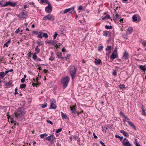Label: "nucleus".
I'll list each match as a JSON object with an SVG mask.
<instances>
[{
    "mask_svg": "<svg viewBox=\"0 0 146 146\" xmlns=\"http://www.w3.org/2000/svg\"><path fill=\"white\" fill-rule=\"evenodd\" d=\"M17 90H18V89H17V88H15V93H14V94L15 95H16V94H18V93L17 92Z\"/></svg>",
    "mask_w": 146,
    "mask_h": 146,
    "instance_id": "50",
    "label": "nucleus"
},
{
    "mask_svg": "<svg viewBox=\"0 0 146 146\" xmlns=\"http://www.w3.org/2000/svg\"><path fill=\"white\" fill-rule=\"evenodd\" d=\"M43 34V36L45 38H48V36L47 34V33H43L42 34Z\"/></svg>",
    "mask_w": 146,
    "mask_h": 146,
    "instance_id": "41",
    "label": "nucleus"
},
{
    "mask_svg": "<svg viewBox=\"0 0 146 146\" xmlns=\"http://www.w3.org/2000/svg\"><path fill=\"white\" fill-rule=\"evenodd\" d=\"M36 53H35L34 54H33V59L35 61L36 59L37 58V55H36Z\"/></svg>",
    "mask_w": 146,
    "mask_h": 146,
    "instance_id": "26",
    "label": "nucleus"
},
{
    "mask_svg": "<svg viewBox=\"0 0 146 146\" xmlns=\"http://www.w3.org/2000/svg\"><path fill=\"white\" fill-rule=\"evenodd\" d=\"M110 17L109 15H107L105 17H103L102 18V19L103 20H104L105 19H110Z\"/></svg>",
    "mask_w": 146,
    "mask_h": 146,
    "instance_id": "32",
    "label": "nucleus"
},
{
    "mask_svg": "<svg viewBox=\"0 0 146 146\" xmlns=\"http://www.w3.org/2000/svg\"><path fill=\"white\" fill-rule=\"evenodd\" d=\"M100 143L102 145V146H106L102 141H100Z\"/></svg>",
    "mask_w": 146,
    "mask_h": 146,
    "instance_id": "57",
    "label": "nucleus"
},
{
    "mask_svg": "<svg viewBox=\"0 0 146 146\" xmlns=\"http://www.w3.org/2000/svg\"><path fill=\"white\" fill-rule=\"evenodd\" d=\"M40 106H41V107L43 108H44L46 107L47 106V103H44L43 104H41L40 105Z\"/></svg>",
    "mask_w": 146,
    "mask_h": 146,
    "instance_id": "39",
    "label": "nucleus"
},
{
    "mask_svg": "<svg viewBox=\"0 0 146 146\" xmlns=\"http://www.w3.org/2000/svg\"><path fill=\"white\" fill-rule=\"evenodd\" d=\"M58 35V34L56 32H55L54 33V34L53 35V38L54 39H55Z\"/></svg>",
    "mask_w": 146,
    "mask_h": 146,
    "instance_id": "47",
    "label": "nucleus"
},
{
    "mask_svg": "<svg viewBox=\"0 0 146 146\" xmlns=\"http://www.w3.org/2000/svg\"><path fill=\"white\" fill-rule=\"evenodd\" d=\"M103 128V132L105 133H106V130L108 129V128L107 127H104V128H103Z\"/></svg>",
    "mask_w": 146,
    "mask_h": 146,
    "instance_id": "45",
    "label": "nucleus"
},
{
    "mask_svg": "<svg viewBox=\"0 0 146 146\" xmlns=\"http://www.w3.org/2000/svg\"><path fill=\"white\" fill-rule=\"evenodd\" d=\"M32 54V53H31V52H30L28 54H27V58H28V59H29L31 57V54Z\"/></svg>",
    "mask_w": 146,
    "mask_h": 146,
    "instance_id": "42",
    "label": "nucleus"
},
{
    "mask_svg": "<svg viewBox=\"0 0 146 146\" xmlns=\"http://www.w3.org/2000/svg\"><path fill=\"white\" fill-rule=\"evenodd\" d=\"M123 146H131L128 140L126 138H125L122 141Z\"/></svg>",
    "mask_w": 146,
    "mask_h": 146,
    "instance_id": "7",
    "label": "nucleus"
},
{
    "mask_svg": "<svg viewBox=\"0 0 146 146\" xmlns=\"http://www.w3.org/2000/svg\"><path fill=\"white\" fill-rule=\"evenodd\" d=\"M11 83L9 82H8L6 83V85L7 86H11Z\"/></svg>",
    "mask_w": 146,
    "mask_h": 146,
    "instance_id": "58",
    "label": "nucleus"
},
{
    "mask_svg": "<svg viewBox=\"0 0 146 146\" xmlns=\"http://www.w3.org/2000/svg\"><path fill=\"white\" fill-rule=\"evenodd\" d=\"M74 10V7H72L71 8L67 9L64 10L63 11H61L60 12V13L62 14H66L68 12L70 11L71 12H72Z\"/></svg>",
    "mask_w": 146,
    "mask_h": 146,
    "instance_id": "8",
    "label": "nucleus"
},
{
    "mask_svg": "<svg viewBox=\"0 0 146 146\" xmlns=\"http://www.w3.org/2000/svg\"><path fill=\"white\" fill-rule=\"evenodd\" d=\"M69 80V78L68 76L62 78L61 80V82L63 85L64 88H65L67 86Z\"/></svg>",
    "mask_w": 146,
    "mask_h": 146,
    "instance_id": "2",
    "label": "nucleus"
},
{
    "mask_svg": "<svg viewBox=\"0 0 146 146\" xmlns=\"http://www.w3.org/2000/svg\"><path fill=\"white\" fill-rule=\"evenodd\" d=\"M43 20H48L49 21H52L54 20V17L51 14H48L46 15L43 18Z\"/></svg>",
    "mask_w": 146,
    "mask_h": 146,
    "instance_id": "5",
    "label": "nucleus"
},
{
    "mask_svg": "<svg viewBox=\"0 0 146 146\" xmlns=\"http://www.w3.org/2000/svg\"><path fill=\"white\" fill-rule=\"evenodd\" d=\"M26 14H25L24 12H23L21 13H20L19 14V15H18V17H19L20 18H21L25 19L26 18Z\"/></svg>",
    "mask_w": 146,
    "mask_h": 146,
    "instance_id": "13",
    "label": "nucleus"
},
{
    "mask_svg": "<svg viewBox=\"0 0 146 146\" xmlns=\"http://www.w3.org/2000/svg\"><path fill=\"white\" fill-rule=\"evenodd\" d=\"M61 114H62V117L63 119H67V116L65 114L63 113L62 112H61Z\"/></svg>",
    "mask_w": 146,
    "mask_h": 146,
    "instance_id": "29",
    "label": "nucleus"
},
{
    "mask_svg": "<svg viewBox=\"0 0 146 146\" xmlns=\"http://www.w3.org/2000/svg\"><path fill=\"white\" fill-rule=\"evenodd\" d=\"M110 35V34L109 32L108 31H106L104 32L103 33V35L104 36H109Z\"/></svg>",
    "mask_w": 146,
    "mask_h": 146,
    "instance_id": "31",
    "label": "nucleus"
},
{
    "mask_svg": "<svg viewBox=\"0 0 146 146\" xmlns=\"http://www.w3.org/2000/svg\"><path fill=\"white\" fill-rule=\"evenodd\" d=\"M127 120H128V121H127L129 125L131 127H132L133 129L135 130H136V127L135 126L134 124H133L132 122L129 121V118L126 116H125L124 117Z\"/></svg>",
    "mask_w": 146,
    "mask_h": 146,
    "instance_id": "6",
    "label": "nucleus"
},
{
    "mask_svg": "<svg viewBox=\"0 0 146 146\" xmlns=\"http://www.w3.org/2000/svg\"><path fill=\"white\" fill-rule=\"evenodd\" d=\"M50 42H51V40H47L45 41V42L46 43H48V44H50Z\"/></svg>",
    "mask_w": 146,
    "mask_h": 146,
    "instance_id": "53",
    "label": "nucleus"
},
{
    "mask_svg": "<svg viewBox=\"0 0 146 146\" xmlns=\"http://www.w3.org/2000/svg\"><path fill=\"white\" fill-rule=\"evenodd\" d=\"M127 35L128 34H126V35H124L123 36V37L126 39H127L128 38V37H127Z\"/></svg>",
    "mask_w": 146,
    "mask_h": 146,
    "instance_id": "49",
    "label": "nucleus"
},
{
    "mask_svg": "<svg viewBox=\"0 0 146 146\" xmlns=\"http://www.w3.org/2000/svg\"><path fill=\"white\" fill-rule=\"evenodd\" d=\"M141 42L144 46V45H145L146 44V41H141Z\"/></svg>",
    "mask_w": 146,
    "mask_h": 146,
    "instance_id": "59",
    "label": "nucleus"
},
{
    "mask_svg": "<svg viewBox=\"0 0 146 146\" xmlns=\"http://www.w3.org/2000/svg\"><path fill=\"white\" fill-rule=\"evenodd\" d=\"M45 11L47 13H50L52 10V8L50 4L48 5V6L46 7L45 9Z\"/></svg>",
    "mask_w": 146,
    "mask_h": 146,
    "instance_id": "9",
    "label": "nucleus"
},
{
    "mask_svg": "<svg viewBox=\"0 0 146 146\" xmlns=\"http://www.w3.org/2000/svg\"><path fill=\"white\" fill-rule=\"evenodd\" d=\"M69 72L71 76L72 79L73 77L76 74V67L74 66H71Z\"/></svg>",
    "mask_w": 146,
    "mask_h": 146,
    "instance_id": "3",
    "label": "nucleus"
},
{
    "mask_svg": "<svg viewBox=\"0 0 146 146\" xmlns=\"http://www.w3.org/2000/svg\"><path fill=\"white\" fill-rule=\"evenodd\" d=\"M16 5L15 2L12 3L11 1H8L6 2L5 6H11L13 7H15Z\"/></svg>",
    "mask_w": 146,
    "mask_h": 146,
    "instance_id": "11",
    "label": "nucleus"
},
{
    "mask_svg": "<svg viewBox=\"0 0 146 146\" xmlns=\"http://www.w3.org/2000/svg\"><path fill=\"white\" fill-rule=\"evenodd\" d=\"M115 13L116 14L115 15V17H113V20L115 21L117 20L120 19L121 18V16L117 13L116 11L115 10Z\"/></svg>",
    "mask_w": 146,
    "mask_h": 146,
    "instance_id": "12",
    "label": "nucleus"
},
{
    "mask_svg": "<svg viewBox=\"0 0 146 146\" xmlns=\"http://www.w3.org/2000/svg\"><path fill=\"white\" fill-rule=\"evenodd\" d=\"M46 121L48 123L50 124L51 125H53V123L51 121L48 120H46Z\"/></svg>",
    "mask_w": 146,
    "mask_h": 146,
    "instance_id": "51",
    "label": "nucleus"
},
{
    "mask_svg": "<svg viewBox=\"0 0 146 146\" xmlns=\"http://www.w3.org/2000/svg\"><path fill=\"white\" fill-rule=\"evenodd\" d=\"M128 58L129 54L126 51H125L123 54L122 58L124 60H127L128 59Z\"/></svg>",
    "mask_w": 146,
    "mask_h": 146,
    "instance_id": "14",
    "label": "nucleus"
},
{
    "mask_svg": "<svg viewBox=\"0 0 146 146\" xmlns=\"http://www.w3.org/2000/svg\"><path fill=\"white\" fill-rule=\"evenodd\" d=\"M101 62V60L100 59H96L95 60L94 62L96 65H99L100 63Z\"/></svg>",
    "mask_w": 146,
    "mask_h": 146,
    "instance_id": "22",
    "label": "nucleus"
},
{
    "mask_svg": "<svg viewBox=\"0 0 146 146\" xmlns=\"http://www.w3.org/2000/svg\"><path fill=\"white\" fill-rule=\"evenodd\" d=\"M26 84H22L20 85V88H23L25 87Z\"/></svg>",
    "mask_w": 146,
    "mask_h": 146,
    "instance_id": "37",
    "label": "nucleus"
},
{
    "mask_svg": "<svg viewBox=\"0 0 146 146\" xmlns=\"http://www.w3.org/2000/svg\"><path fill=\"white\" fill-rule=\"evenodd\" d=\"M142 111L143 115L146 116V113L145 112V109H144L143 105L142 106Z\"/></svg>",
    "mask_w": 146,
    "mask_h": 146,
    "instance_id": "24",
    "label": "nucleus"
},
{
    "mask_svg": "<svg viewBox=\"0 0 146 146\" xmlns=\"http://www.w3.org/2000/svg\"><path fill=\"white\" fill-rule=\"evenodd\" d=\"M119 88L121 89H123L125 88V86L123 84H120L119 86Z\"/></svg>",
    "mask_w": 146,
    "mask_h": 146,
    "instance_id": "36",
    "label": "nucleus"
},
{
    "mask_svg": "<svg viewBox=\"0 0 146 146\" xmlns=\"http://www.w3.org/2000/svg\"><path fill=\"white\" fill-rule=\"evenodd\" d=\"M55 103V100L54 99H53L51 101L50 109H55L56 108V106Z\"/></svg>",
    "mask_w": 146,
    "mask_h": 146,
    "instance_id": "10",
    "label": "nucleus"
},
{
    "mask_svg": "<svg viewBox=\"0 0 146 146\" xmlns=\"http://www.w3.org/2000/svg\"><path fill=\"white\" fill-rule=\"evenodd\" d=\"M106 51H107L106 55L107 56H108L111 53V50H107Z\"/></svg>",
    "mask_w": 146,
    "mask_h": 146,
    "instance_id": "43",
    "label": "nucleus"
},
{
    "mask_svg": "<svg viewBox=\"0 0 146 146\" xmlns=\"http://www.w3.org/2000/svg\"><path fill=\"white\" fill-rule=\"evenodd\" d=\"M7 116H8V118L9 119H10L11 120V123H14L15 125L17 124L16 121H14L13 118L12 117L10 116H8V115H7ZM17 125H18V123H17Z\"/></svg>",
    "mask_w": 146,
    "mask_h": 146,
    "instance_id": "17",
    "label": "nucleus"
},
{
    "mask_svg": "<svg viewBox=\"0 0 146 146\" xmlns=\"http://www.w3.org/2000/svg\"><path fill=\"white\" fill-rule=\"evenodd\" d=\"M29 4L31 5V6H35L34 3L33 2H30L29 3Z\"/></svg>",
    "mask_w": 146,
    "mask_h": 146,
    "instance_id": "54",
    "label": "nucleus"
},
{
    "mask_svg": "<svg viewBox=\"0 0 146 146\" xmlns=\"http://www.w3.org/2000/svg\"><path fill=\"white\" fill-rule=\"evenodd\" d=\"M113 74L116 76L117 75V72L115 70H114L113 72Z\"/></svg>",
    "mask_w": 146,
    "mask_h": 146,
    "instance_id": "55",
    "label": "nucleus"
},
{
    "mask_svg": "<svg viewBox=\"0 0 146 146\" xmlns=\"http://www.w3.org/2000/svg\"><path fill=\"white\" fill-rule=\"evenodd\" d=\"M48 135L46 133H44L42 134H41L40 135V137L42 138H43L45 137H47Z\"/></svg>",
    "mask_w": 146,
    "mask_h": 146,
    "instance_id": "27",
    "label": "nucleus"
},
{
    "mask_svg": "<svg viewBox=\"0 0 146 146\" xmlns=\"http://www.w3.org/2000/svg\"><path fill=\"white\" fill-rule=\"evenodd\" d=\"M62 128L57 129L56 131V133H58L61 132L62 131Z\"/></svg>",
    "mask_w": 146,
    "mask_h": 146,
    "instance_id": "46",
    "label": "nucleus"
},
{
    "mask_svg": "<svg viewBox=\"0 0 146 146\" xmlns=\"http://www.w3.org/2000/svg\"><path fill=\"white\" fill-rule=\"evenodd\" d=\"M15 117L17 119L20 118L24 114L22 109L20 108H18L17 111L15 112Z\"/></svg>",
    "mask_w": 146,
    "mask_h": 146,
    "instance_id": "1",
    "label": "nucleus"
},
{
    "mask_svg": "<svg viewBox=\"0 0 146 146\" xmlns=\"http://www.w3.org/2000/svg\"><path fill=\"white\" fill-rule=\"evenodd\" d=\"M70 56V55L69 54H67L66 56L65 57H64V59H68L69 58V57Z\"/></svg>",
    "mask_w": 146,
    "mask_h": 146,
    "instance_id": "44",
    "label": "nucleus"
},
{
    "mask_svg": "<svg viewBox=\"0 0 146 146\" xmlns=\"http://www.w3.org/2000/svg\"><path fill=\"white\" fill-rule=\"evenodd\" d=\"M112 48L110 46H108L106 49V50H111Z\"/></svg>",
    "mask_w": 146,
    "mask_h": 146,
    "instance_id": "38",
    "label": "nucleus"
},
{
    "mask_svg": "<svg viewBox=\"0 0 146 146\" xmlns=\"http://www.w3.org/2000/svg\"><path fill=\"white\" fill-rule=\"evenodd\" d=\"M139 68L145 72L146 70V67L145 66L139 65Z\"/></svg>",
    "mask_w": 146,
    "mask_h": 146,
    "instance_id": "23",
    "label": "nucleus"
},
{
    "mask_svg": "<svg viewBox=\"0 0 146 146\" xmlns=\"http://www.w3.org/2000/svg\"><path fill=\"white\" fill-rule=\"evenodd\" d=\"M38 32L36 31H32V33L33 34H37Z\"/></svg>",
    "mask_w": 146,
    "mask_h": 146,
    "instance_id": "63",
    "label": "nucleus"
},
{
    "mask_svg": "<svg viewBox=\"0 0 146 146\" xmlns=\"http://www.w3.org/2000/svg\"><path fill=\"white\" fill-rule=\"evenodd\" d=\"M5 75L4 74V72H0V76L3 78L4 77Z\"/></svg>",
    "mask_w": 146,
    "mask_h": 146,
    "instance_id": "34",
    "label": "nucleus"
},
{
    "mask_svg": "<svg viewBox=\"0 0 146 146\" xmlns=\"http://www.w3.org/2000/svg\"><path fill=\"white\" fill-rule=\"evenodd\" d=\"M43 34V32L41 31L38 32L37 34V37L38 38H42V35Z\"/></svg>",
    "mask_w": 146,
    "mask_h": 146,
    "instance_id": "20",
    "label": "nucleus"
},
{
    "mask_svg": "<svg viewBox=\"0 0 146 146\" xmlns=\"http://www.w3.org/2000/svg\"><path fill=\"white\" fill-rule=\"evenodd\" d=\"M105 28L106 29H111L112 28V27L111 26H109L108 25H106L105 26Z\"/></svg>",
    "mask_w": 146,
    "mask_h": 146,
    "instance_id": "40",
    "label": "nucleus"
},
{
    "mask_svg": "<svg viewBox=\"0 0 146 146\" xmlns=\"http://www.w3.org/2000/svg\"><path fill=\"white\" fill-rule=\"evenodd\" d=\"M120 132L121 133H122L123 135L125 137H127L129 136V135L128 133H127L125 132L123 130H121L120 131Z\"/></svg>",
    "mask_w": 146,
    "mask_h": 146,
    "instance_id": "21",
    "label": "nucleus"
},
{
    "mask_svg": "<svg viewBox=\"0 0 146 146\" xmlns=\"http://www.w3.org/2000/svg\"><path fill=\"white\" fill-rule=\"evenodd\" d=\"M35 50L36 52L35 53H36L38 54L40 50L39 48H38V46H36Z\"/></svg>",
    "mask_w": 146,
    "mask_h": 146,
    "instance_id": "30",
    "label": "nucleus"
},
{
    "mask_svg": "<svg viewBox=\"0 0 146 146\" xmlns=\"http://www.w3.org/2000/svg\"><path fill=\"white\" fill-rule=\"evenodd\" d=\"M56 54L57 55L58 58H60L64 60V57H63L62 55V53L61 52H57L56 53Z\"/></svg>",
    "mask_w": 146,
    "mask_h": 146,
    "instance_id": "16",
    "label": "nucleus"
},
{
    "mask_svg": "<svg viewBox=\"0 0 146 146\" xmlns=\"http://www.w3.org/2000/svg\"><path fill=\"white\" fill-rule=\"evenodd\" d=\"M75 106H73L72 107H70V108L71 111H72V113H76L77 112L75 109Z\"/></svg>",
    "mask_w": 146,
    "mask_h": 146,
    "instance_id": "15",
    "label": "nucleus"
},
{
    "mask_svg": "<svg viewBox=\"0 0 146 146\" xmlns=\"http://www.w3.org/2000/svg\"><path fill=\"white\" fill-rule=\"evenodd\" d=\"M137 140V139H135V142L134 143V144L135 145H136V146H141L138 143H137V141H136Z\"/></svg>",
    "mask_w": 146,
    "mask_h": 146,
    "instance_id": "48",
    "label": "nucleus"
},
{
    "mask_svg": "<svg viewBox=\"0 0 146 146\" xmlns=\"http://www.w3.org/2000/svg\"><path fill=\"white\" fill-rule=\"evenodd\" d=\"M20 30H19V29H17L15 31V33L16 34H18L19 33L20 31Z\"/></svg>",
    "mask_w": 146,
    "mask_h": 146,
    "instance_id": "61",
    "label": "nucleus"
},
{
    "mask_svg": "<svg viewBox=\"0 0 146 146\" xmlns=\"http://www.w3.org/2000/svg\"><path fill=\"white\" fill-rule=\"evenodd\" d=\"M46 139L50 142L51 144H53L56 142V138L53 135H51L46 137Z\"/></svg>",
    "mask_w": 146,
    "mask_h": 146,
    "instance_id": "4",
    "label": "nucleus"
},
{
    "mask_svg": "<svg viewBox=\"0 0 146 146\" xmlns=\"http://www.w3.org/2000/svg\"><path fill=\"white\" fill-rule=\"evenodd\" d=\"M120 114L123 116V117H124L125 116V115L123 114V113L121 111H120Z\"/></svg>",
    "mask_w": 146,
    "mask_h": 146,
    "instance_id": "62",
    "label": "nucleus"
},
{
    "mask_svg": "<svg viewBox=\"0 0 146 146\" xmlns=\"http://www.w3.org/2000/svg\"><path fill=\"white\" fill-rule=\"evenodd\" d=\"M117 56V55L116 54L113 53L111 56L110 58L112 59H114L116 58Z\"/></svg>",
    "mask_w": 146,
    "mask_h": 146,
    "instance_id": "25",
    "label": "nucleus"
},
{
    "mask_svg": "<svg viewBox=\"0 0 146 146\" xmlns=\"http://www.w3.org/2000/svg\"><path fill=\"white\" fill-rule=\"evenodd\" d=\"M11 42V39H9L7 42L5 43L3 45L4 47L6 46L7 47L8 46V44L10 43Z\"/></svg>",
    "mask_w": 146,
    "mask_h": 146,
    "instance_id": "28",
    "label": "nucleus"
},
{
    "mask_svg": "<svg viewBox=\"0 0 146 146\" xmlns=\"http://www.w3.org/2000/svg\"><path fill=\"white\" fill-rule=\"evenodd\" d=\"M132 19L133 21H136L137 20V18L135 15H134L133 16Z\"/></svg>",
    "mask_w": 146,
    "mask_h": 146,
    "instance_id": "35",
    "label": "nucleus"
},
{
    "mask_svg": "<svg viewBox=\"0 0 146 146\" xmlns=\"http://www.w3.org/2000/svg\"><path fill=\"white\" fill-rule=\"evenodd\" d=\"M57 41L56 40H51L50 44L54 46L55 47H57L58 45L56 43Z\"/></svg>",
    "mask_w": 146,
    "mask_h": 146,
    "instance_id": "19",
    "label": "nucleus"
},
{
    "mask_svg": "<svg viewBox=\"0 0 146 146\" xmlns=\"http://www.w3.org/2000/svg\"><path fill=\"white\" fill-rule=\"evenodd\" d=\"M32 85L34 86H37L38 85V84L36 83H33Z\"/></svg>",
    "mask_w": 146,
    "mask_h": 146,
    "instance_id": "60",
    "label": "nucleus"
},
{
    "mask_svg": "<svg viewBox=\"0 0 146 146\" xmlns=\"http://www.w3.org/2000/svg\"><path fill=\"white\" fill-rule=\"evenodd\" d=\"M83 8V7L82 6H80L78 7V9L81 10Z\"/></svg>",
    "mask_w": 146,
    "mask_h": 146,
    "instance_id": "64",
    "label": "nucleus"
},
{
    "mask_svg": "<svg viewBox=\"0 0 146 146\" xmlns=\"http://www.w3.org/2000/svg\"><path fill=\"white\" fill-rule=\"evenodd\" d=\"M41 1L42 2V3H46L48 5L50 3L48 2L47 0H41Z\"/></svg>",
    "mask_w": 146,
    "mask_h": 146,
    "instance_id": "33",
    "label": "nucleus"
},
{
    "mask_svg": "<svg viewBox=\"0 0 146 146\" xmlns=\"http://www.w3.org/2000/svg\"><path fill=\"white\" fill-rule=\"evenodd\" d=\"M133 30L132 28L131 27H129L128 29L127 30L126 34H130L131 33Z\"/></svg>",
    "mask_w": 146,
    "mask_h": 146,
    "instance_id": "18",
    "label": "nucleus"
},
{
    "mask_svg": "<svg viewBox=\"0 0 146 146\" xmlns=\"http://www.w3.org/2000/svg\"><path fill=\"white\" fill-rule=\"evenodd\" d=\"M103 48V46H99L98 47V49L99 50H102Z\"/></svg>",
    "mask_w": 146,
    "mask_h": 146,
    "instance_id": "52",
    "label": "nucleus"
},
{
    "mask_svg": "<svg viewBox=\"0 0 146 146\" xmlns=\"http://www.w3.org/2000/svg\"><path fill=\"white\" fill-rule=\"evenodd\" d=\"M54 59V57H52V56H51L50 58L49 59V60H51V61H53Z\"/></svg>",
    "mask_w": 146,
    "mask_h": 146,
    "instance_id": "56",
    "label": "nucleus"
}]
</instances>
